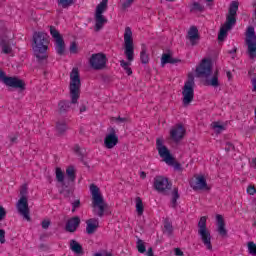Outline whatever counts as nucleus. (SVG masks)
Returning <instances> with one entry per match:
<instances>
[{"label": "nucleus", "instance_id": "1", "mask_svg": "<svg viewBox=\"0 0 256 256\" xmlns=\"http://www.w3.org/2000/svg\"><path fill=\"white\" fill-rule=\"evenodd\" d=\"M70 98L71 101L61 100L58 103L59 113H67L71 109V105H77L79 97H81V77L79 76V69L73 68L70 73Z\"/></svg>", "mask_w": 256, "mask_h": 256}, {"label": "nucleus", "instance_id": "2", "mask_svg": "<svg viewBox=\"0 0 256 256\" xmlns=\"http://www.w3.org/2000/svg\"><path fill=\"white\" fill-rule=\"evenodd\" d=\"M32 49L38 63L47 61V49H49V35L44 32H34Z\"/></svg>", "mask_w": 256, "mask_h": 256}, {"label": "nucleus", "instance_id": "3", "mask_svg": "<svg viewBox=\"0 0 256 256\" xmlns=\"http://www.w3.org/2000/svg\"><path fill=\"white\" fill-rule=\"evenodd\" d=\"M90 193L92 195V208L94 215L103 217V215H105V200L99 192V187L95 184H91Z\"/></svg>", "mask_w": 256, "mask_h": 256}, {"label": "nucleus", "instance_id": "4", "mask_svg": "<svg viewBox=\"0 0 256 256\" xmlns=\"http://www.w3.org/2000/svg\"><path fill=\"white\" fill-rule=\"evenodd\" d=\"M198 235L208 251H213L211 244V232L207 229V217L202 216L198 222Z\"/></svg>", "mask_w": 256, "mask_h": 256}, {"label": "nucleus", "instance_id": "5", "mask_svg": "<svg viewBox=\"0 0 256 256\" xmlns=\"http://www.w3.org/2000/svg\"><path fill=\"white\" fill-rule=\"evenodd\" d=\"M124 55L128 61L135 59V48L133 46V31L131 27H126L124 32Z\"/></svg>", "mask_w": 256, "mask_h": 256}, {"label": "nucleus", "instance_id": "6", "mask_svg": "<svg viewBox=\"0 0 256 256\" xmlns=\"http://www.w3.org/2000/svg\"><path fill=\"white\" fill-rule=\"evenodd\" d=\"M0 81L6 85V87H11L12 89H18L19 91H25V82L17 77H9L5 75V72L0 70Z\"/></svg>", "mask_w": 256, "mask_h": 256}, {"label": "nucleus", "instance_id": "7", "mask_svg": "<svg viewBox=\"0 0 256 256\" xmlns=\"http://www.w3.org/2000/svg\"><path fill=\"white\" fill-rule=\"evenodd\" d=\"M194 85L195 79L193 78V76H190L188 78V81L184 84V88L182 91L184 107L190 105L193 101V98L195 97V90L193 89Z\"/></svg>", "mask_w": 256, "mask_h": 256}, {"label": "nucleus", "instance_id": "8", "mask_svg": "<svg viewBox=\"0 0 256 256\" xmlns=\"http://www.w3.org/2000/svg\"><path fill=\"white\" fill-rule=\"evenodd\" d=\"M246 45L248 47L247 54L249 56V59H255V57H256V35H255V28L253 26H250L247 29Z\"/></svg>", "mask_w": 256, "mask_h": 256}, {"label": "nucleus", "instance_id": "9", "mask_svg": "<svg viewBox=\"0 0 256 256\" xmlns=\"http://www.w3.org/2000/svg\"><path fill=\"white\" fill-rule=\"evenodd\" d=\"M156 149L158 151L159 156L167 165H174L175 158L171 155V152L169 151V148L167 146L163 145V139L157 138L156 140Z\"/></svg>", "mask_w": 256, "mask_h": 256}, {"label": "nucleus", "instance_id": "10", "mask_svg": "<svg viewBox=\"0 0 256 256\" xmlns=\"http://www.w3.org/2000/svg\"><path fill=\"white\" fill-rule=\"evenodd\" d=\"M153 187L155 191H157L158 193H163V195H165L167 191H171V187H173V184L169 182V178L158 175L154 178Z\"/></svg>", "mask_w": 256, "mask_h": 256}, {"label": "nucleus", "instance_id": "11", "mask_svg": "<svg viewBox=\"0 0 256 256\" xmlns=\"http://www.w3.org/2000/svg\"><path fill=\"white\" fill-rule=\"evenodd\" d=\"M89 64L94 71H102V69L107 67V56L103 53L92 54L89 59Z\"/></svg>", "mask_w": 256, "mask_h": 256}, {"label": "nucleus", "instance_id": "12", "mask_svg": "<svg viewBox=\"0 0 256 256\" xmlns=\"http://www.w3.org/2000/svg\"><path fill=\"white\" fill-rule=\"evenodd\" d=\"M237 11H239V2L233 1L230 4L229 14L226 17V22L223 25L224 27H227L228 29H233L235 23H237V18H235L237 15Z\"/></svg>", "mask_w": 256, "mask_h": 256}, {"label": "nucleus", "instance_id": "13", "mask_svg": "<svg viewBox=\"0 0 256 256\" xmlns=\"http://www.w3.org/2000/svg\"><path fill=\"white\" fill-rule=\"evenodd\" d=\"M198 77H210L213 73V63L209 59H203L200 65L196 68Z\"/></svg>", "mask_w": 256, "mask_h": 256}, {"label": "nucleus", "instance_id": "14", "mask_svg": "<svg viewBox=\"0 0 256 256\" xmlns=\"http://www.w3.org/2000/svg\"><path fill=\"white\" fill-rule=\"evenodd\" d=\"M50 34L55 40L56 52L58 55H63V53H65V41L63 40V36H61V33H59L55 26L50 27Z\"/></svg>", "mask_w": 256, "mask_h": 256}, {"label": "nucleus", "instance_id": "15", "mask_svg": "<svg viewBox=\"0 0 256 256\" xmlns=\"http://www.w3.org/2000/svg\"><path fill=\"white\" fill-rule=\"evenodd\" d=\"M16 207H17L18 213L22 215V217L26 219V221H31V216H29V202L26 196H22L18 200Z\"/></svg>", "mask_w": 256, "mask_h": 256}, {"label": "nucleus", "instance_id": "16", "mask_svg": "<svg viewBox=\"0 0 256 256\" xmlns=\"http://www.w3.org/2000/svg\"><path fill=\"white\" fill-rule=\"evenodd\" d=\"M117 143H119V136H117L115 129L111 128L110 133L104 138V145L106 149H113Z\"/></svg>", "mask_w": 256, "mask_h": 256}, {"label": "nucleus", "instance_id": "17", "mask_svg": "<svg viewBox=\"0 0 256 256\" xmlns=\"http://www.w3.org/2000/svg\"><path fill=\"white\" fill-rule=\"evenodd\" d=\"M193 191H209V186H207V180L205 176H198L194 183H191Z\"/></svg>", "mask_w": 256, "mask_h": 256}, {"label": "nucleus", "instance_id": "18", "mask_svg": "<svg viewBox=\"0 0 256 256\" xmlns=\"http://www.w3.org/2000/svg\"><path fill=\"white\" fill-rule=\"evenodd\" d=\"M170 137L173 139L176 143H179L183 137H185V128H183V125L179 124L176 127L172 128L170 131Z\"/></svg>", "mask_w": 256, "mask_h": 256}, {"label": "nucleus", "instance_id": "19", "mask_svg": "<svg viewBox=\"0 0 256 256\" xmlns=\"http://www.w3.org/2000/svg\"><path fill=\"white\" fill-rule=\"evenodd\" d=\"M0 47L2 48V53L5 55L13 53V48H11V44L7 40V35L3 33V30H0Z\"/></svg>", "mask_w": 256, "mask_h": 256}, {"label": "nucleus", "instance_id": "20", "mask_svg": "<svg viewBox=\"0 0 256 256\" xmlns=\"http://www.w3.org/2000/svg\"><path fill=\"white\" fill-rule=\"evenodd\" d=\"M79 225H81V218H79V216H74L67 221L66 231H68V233H75L79 228Z\"/></svg>", "mask_w": 256, "mask_h": 256}, {"label": "nucleus", "instance_id": "21", "mask_svg": "<svg viewBox=\"0 0 256 256\" xmlns=\"http://www.w3.org/2000/svg\"><path fill=\"white\" fill-rule=\"evenodd\" d=\"M97 229H99V219L91 218L86 221V233L88 235H93Z\"/></svg>", "mask_w": 256, "mask_h": 256}, {"label": "nucleus", "instance_id": "22", "mask_svg": "<svg viewBox=\"0 0 256 256\" xmlns=\"http://www.w3.org/2000/svg\"><path fill=\"white\" fill-rule=\"evenodd\" d=\"M217 231L221 237H227V228H225V220L221 214L216 215Z\"/></svg>", "mask_w": 256, "mask_h": 256}, {"label": "nucleus", "instance_id": "23", "mask_svg": "<svg viewBox=\"0 0 256 256\" xmlns=\"http://www.w3.org/2000/svg\"><path fill=\"white\" fill-rule=\"evenodd\" d=\"M187 39H189L192 46L197 45V42L199 41V30L197 29V27H190Z\"/></svg>", "mask_w": 256, "mask_h": 256}, {"label": "nucleus", "instance_id": "24", "mask_svg": "<svg viewBox=\"0 0 256 256\" xmlns=\"http://www.w3.org/2000/svg\"><path fill=\"white\" fill-rule=\"evenodd\" d=\"M107 20L103 14H95V31H101Z\"/></svg>", "mask_w": 256, "mask_h": 256}, {"label": "nucleus", "instance_id": "25", "mask_svg": "<svg viewBox=\"0 0 256 256\" xmlns=\"http://www.w3.org/2000/svg\"><path fill=\"white\" fill-rule=\"evenodd\" d=\"M70 249L73 253H76V255H83V246H81L77 240L70 241Z\"/></svg>", "mask_w": 256, "mask_h": 256}, {"label": "nucleus", "instance_id": "26", "mask_svg": "<svg viewBox=\"0 0 256 256\" xmlns=\"http://www.w3.org/2000/svg\"><path fill=\"white\" fill-rule=\"evenodd\" d=\"M67 129H69V127H67V122L58 121L56 123V131L58 135H65V133L67 132Z\"/></svg>", "mask_w": 256, "mask_h": 256}, {"label": "nucleus", "instance_id": "27", "mask_svg": "<svg viewBox=\"0 0 256 256\" xmlns=\"http://www.w3.org/2000/svg\"><path fill=\"white\" fill-rule=\"evenodd\" d=\"M161 63L162 65H167V63H170L173 65L175 63H179V60L171 57V54L164 53L162 54Z\"/></svg>", "mask_w": 256, "mask_h": 256}, {"label": "nucleus", "instance_id": "28", "mask_svg": "<svg viewBox=\"0 0 256 256\" xmlns=\"http://www.w3.org/2000/svg\"><path fill=\"white\" fill-rule=\"evenodd\" d=\"M206 85L210 87H219V72L216 71L211 79H207Z\"/></svg>", "mask_w": 256, "mask_h": 256}, {"label": "nucleus", "instance_id": "29", "mask_svg": "<svg viewBox=\"0 0 256 256\" xmlns=\"http://www.w3.org/2000/svg\"><path fill=\"white\" fill-rule=\"evenodd\" d=\"M164 233H166L169 237L173 235V224L169 221L168 218L164 220Z\"/></svg>", "mask_w": 256, "mask_h": 256}, {"label": "nucleus", "instance_id": "30", "mask_svg": "<svg viewBox=\"0 0 256 256\" xmlns=\"http://www.w3.org/2000/svg\"><path fill=\"white\" fill-rule=\"evenodd\" d=\"M140 61L143 65H147V63H149V55L147 54V48L145 46L142 47L140 52Z\"/></svg>", "mask_w": 256, "mask_h": 256}, {"label": "nucleus", "instance_id": "31", "mask_svg": "<svg viewBox=\"0 0 256 256\" xmlns=\"http://www.w3.org/2000/svg\"><path fill=\"white\" fill-rule=\"evenodd\" d=\"M58 7L62 9H69L72 5H75V0H57Z\"/></svg>", "mask_w": 256, "mask_h": 256}, {"label": "nucleus", "instance_id": "32", "mask_svg": "<svg viewBox=\"0 0 256 256\" xmlns=\"http://www.w3.org/2000/svg\"><path fill=\"white\" fill-rule=\"evenodd\" d=\"M136 211L138 215H143V211H145V208L143 206V200L141 197H136Z\"/></svg>", "mask_w": 256, "mask_h": 256}, {"label": "nucleus", "instance_id": "33", "mask_svg": "<svg viewBox=\"0 0 256 256\" xmlns=\"http://www.w3.org/2000/svg\"><path fill=\"white\" fill-rule=\"evenodd\" d=\"M177 199H179V189L174 188L172 192V200H171V207L173 209L177 208Z\"/></svg>", "mask_w": 256, "mask_h": 256}, {"label": "nucleus", "instance_id": "34", "mask_svg": "<svg viewBox=\"0 0 256 256\" xmlns=\"http://www.w3.org/2000/svg\"><path fill=\"white\" fill-rule=\"evenodd\" d=\"M130 65L131 62H126L125 60L120 61V67L126 71L127 75H133V70L129 67Z\"/></svg>", "mask_w": 256, "mask_h": 256}, {"label": "nucleus", "instance_id": "35", "mask_svg": "<svg viewBox=\"0 0 256 256\" xmlns=\"http://www.w3.org/2000/svg\"><path fill=\"white\" fill-rule=\"evenodd\" d=\"M230 30H231L230 28L226 26H222L218 34V41H225V37H227V32Z\"/></svg>", "mask_w": 256, "mask_h": 256}, {"label": "nucleus", "instance_id": "36", "mask_svg": "<svg viewBox=\"0 0 256 256\" xmlns=\"http://www.w3.org/2000/svg\"><path fill=\"white\" fill-rule=\"evenodd\" d=\"M56 179L58 183H63L65 181V174L61 168H56Z\"/></svg>", "mask_w": 256, "mask_h": 256}, {"label": "nucleus", "instance_id": "37", "mask_svg": "<svg viewBox=\"0 0 256 256\" xmlns=\"http://www.w3.org/2000/svg\"><path fill=\"white\" fill-rule=\"evenodd\" d=\"M66 175H68L70 181H74L75 180V167L73 166H69L67 169H66Z\"/></svg>", "mask_w": 256, "mask_h": 256}, {"label": "nucleus", "instance_id": "38", "mask_svg": "<svg viewBox=\"0 0 256 256\" xmlns=\"http://www.w3.org/2000/svg\"><path fill=\"white\" fill-rule=\"evenodd\" d=\"M248 253L249 255L256 256V244L253 241L248 242Z\"/></svg>", "mask_w": 256, "mask_h": 256}, {"label": "nucleus", "instance_id": "39", "mask_svg": "<svg viewBox=\"0 0 256 256\" xmlns=\"http://www.w3.org/2000/svg\"><path fill=\"white\" fill-rule=\"evenodd\" d=\"M136 247L140 253H145V251H147V249L145 247V242H143V240H141L139 238L136 242Z\"/></svg>", "mask_w": 256, "mask_h": 256}, {"label": "nucleus", "instance_id": "40", "mask_svg": "<svg viewBox=\"0 0 256 256\" xmlns=\"http://www.w3.org/2000/svg\"><path fill=\"white\" fill-rule=\"evenodd\" d=\"M106 9H107V5L102 4L100 2V4H98L97 7H96V14L95 15H103V13H105Z\"/></svg>", "mask_w": 256, "mask_h": 256}, {"label": "nucleus", "instance_id": "41", "mask_svg": "<svg viewBox=\"0 0 256 256\" xmlns=\"http://www.w3.org/2000/svg\"><path fill=\"white\" fill-rule=\"evenodd\" d=\"M212 128L216 131V133H221V131H225V126L219 124V122H213Z\"/></svg>", "mask_w": 256, "mask_h": 256}, {"label": "nucleus", "instance_id": "42", "mask_svg": "<svg viewBox=\"0 0 256 256\" xmlns=\"http://www.w3.org/2000/svg\"><path fill=\"white\" fill-rule=\"evenodd\" d=\"M60 194L64 195V197H69V195H71V190L67 186H65L60 191Z\"/></svg>", "mask_w": 256, "mask_h": 256}, {"label": "nucleus", "instance_id": "43", "mask_svg": "<svg viewBox=\"0 0 256 256\" xmlns=\"http://www.w3.org/2000/svg\"><path fill=\"white\" fill-rule=\"evenodd\" d=\"M81 207V201L80 200H75L72 203V213H75L76 209H79Z\"/></svg>", "mask_w": 256, "mask_h": 256}, {"label": "nucleus", "instance_id": "44", "mask_svg": "<svg viewBox=\"0 0 256 256\" xmlns=\"http://www.w3.org/2000/svg\"><path fill=\"white\" fill-rule=\"evenodd\" d=\"M7 217V210L3 206H0V221H3Z\"/></svg>", "mask_w": 256, "mask_h": 256}, {"label": "nucleus", "instance_id": "45", "mask_svg": "<svg viewBox=\"0 0 256 256\" xmlns=\"http://www.w3.org/2000/svg\"><path fill=\"white\" fill-rule=\"evenodd\" d=\"M125 2L122 4V9H129L135 0H124Z\"/></svg>", "mask_w": 256, "mask_h": 256}, {"label": "nucleus", "instance_id": "46", "mask_svg": "<svg viewBox=\"0 0 256 256\" xmlns=\"http://www.w3.org/2000/svg\"><path fill=\"white\" fill-rule=\"evenodd\" d=\"M224 149L229 153V151H233V149H235V146L231 142H227Z\"/></svg>", "mask_w": 256, "mask_h": 256}, {"label": "nucleus", "instance_id": "47", "mask_svg": "<svg viewBox=\"0 0 256 256\" xmlns=\"http://www.w3.org/2000/svg\"><path fill=\"white\" fill-rule=\"evenodd\" d=\"M69 51L70 53H73V54L77 53V43L72 42L70 45Z\"/></svg>", "mask_w": 256, "mask_h": 256}, {"label": "nucleus", "instance_id": "48", "mask_svg": "<svg viewBox=\"0 0 256 256\" xmlns=\"http://www.w3.org/2000/svg\"><path fill=\"white\" fill-rule=\"evenodd\" d=\"M5 230L0 228V243L3 245L5 244Z\"/></svg>", "mask_w": 256, "mask_h": 256}, {"label": "nucleus", "instance_id": "49", "mask_svg": "<svg viewBox=\"0 0 256 256\" xmlns=\"http://www.w3.org/2000/svg\"><path fill=\"white\" fill-rule=\"evenodd\" d=\"M247 193H248V195H254L256 193L255 186H252V185L248 186Z\"/></svg>", "mask_w": 256, "mask_h": 256}, {"label": "nucleus", "instance_id": "50", "mask_svg": "<svg viewBox=\"0 0 256 256\" xmlns=\"http://www.w3.org/2000/svg\"><path fill=\"white\" fill-rule=\"evenodd\" d=\"M112 121H116V123H125L127 121V118L114 117L112 118Z\"/></svg>", "mask_w": 256, "mask_h": 256}, {"label": "nucleus", "instance_id": "51", "mask_svg": "<svg viewBox=\"0 0 256 256\" xmlns=\"http://www.w3.org/2000/svg\"><path fill=\"white\" fill-rule=\"evenodd\" d=\"M50 225H51V221L49 220L42 221V229H49Z\"/></svg>", "mask_w": 256, "mask_h": 256}, {"label": "nucleus", "instance_id": "52", "mask_svg": "<svg viewBox=\"0 0 256 256\" xmlns=\"http://www.w3.org/2000/svg\"><path fill=\"white\" fill-rule=\"evenodd\" d=\"M193 9H195L196 11H203V6H201V4L195 2L193 4Z\"/></svg>", "mask_w": 256, "mask_h": 256}, {"label": "nucleus", "instance_id": "53", "mask_svg": "<svg viewBox=\"0 0 256 256\" xmlns=\"http://www.w3.org/2000/svg\"><path fill=\"white\" fill-rule=\"evenodd\" d=\"M94 256H113L110 252L96 253Z\"/></svg>", "mask_w": 256, "mask_h": 256}, {"label": "nucleus", "instance_id": "54", "mask_svg": "<svg viewBox=\"0 0 256 256\" xmlns=\"http://www.w3.org/2000/svg\"><path fill=\"white\" fill-rule=\"evenodd\" d=\"M17 136H10V143L11 145H15V143H17Z\"/></svg>", "mask_w": 256, "mask_h": 256}, {"label": "nucleus", "instance_id": "55", "mask_svg": "<svg viewBox=\"0 0 256 256\" xmlns=\"http://www.w3.org/2000/svg\"><path fill=\"white\" fill-rule=\"evenodd\" d=\"M20 195H22V197H25V195H27V186L22 187V190L20 191Z\"/></svg>", "mask_w": 256, "mask_h": 256}, {"label": "nucleus", "instance_id": "56", "mask_svg": "<svg viewBox=\"0 0 256 256\" xmlns=\"http://www.w3.org/2000/svg\"><path fill=\"white\" fill-rule=\"evenodd\" d=\"M174 253L176 256H183V252L179 248H175Z\"/></svg>", "mask_w": 256, "mask_h": 256}, {"label": "nucleus", "instance_id": "57", "mask_svg": "<svg viewBox=\"0 0 256 256\" xmlns=\"http://www.w3.org/2000/svg\"><path fill=\"white\" fill-rule=\"evenodd\" d=\"M248 75H249V77H255V75H256V69H251V70H249V71H248Z\"/></svg>", "mask_w": 256, "mask_h": 256}, {"label": "nucleus", "instance_id": "58", "mask_svg": "<svg viewBox=\"0 0 256 256\" xmlns=\"http://www.w3.org/2000/svg\"><path fill=\"white\" fill-rule=\"evenodd\" d=\"M85 111H87V106H85V104H82L80 106V113H85Z\"/></svg>", "mask_w": 256, "mask_h": 256}, {"label": "nucleus", "instance_id": "59", "mask_svg": "<svg viewBox=\"0 0 256 256\" xmlns=\"http://www.w3.org/2000/svg\"><path fill=\"white\" fill-rule=\"evenodd\" d=\"M140 178L141 179H146L147 178V173H145V171H141L140 172Z\"/></svg>", "mask_w": 256, "mask_h": 256}, {"label": "nucleus", "instance_id": "60", "mask_svg": "<svg viewBox=\"0 0 256 256\" xmlns=\"http://www.w3.org/2000/svg\"><path fill=\"white\" fill-rule=\"evenodd\" d=\"M74 151H75V153H80L81 148L79 147V145L74 146Z\"/></svg>", "mask_w": 256, "mask_h": 256}, {"label": "nucleus", "instance_id": "61", "mask_svg": "<svg viewBox=\"0 0 256 256\" xmlns=\"http://www.w3.org/2000/svg\"><path fill=\"white\" fill-rule=\"evenodd\" d=\"M251 83H252L254 91H256V80L252 81Z\"/></svg>", "mask_w": 256, "mask_h": 256}, {"label": "nucleus", "instance_id": "62", "mask_svg": "<svg viewBox=\"0 0 256 256\" xmlns=\"http://www.w3.org/2000/svg\"><path fill=\"white\" fill-rule=\"evenodd\" d=\"M229 53L230 54L237 53V48H234V49L230 50Z\"/></svg>", "mask_w": 256, "mask_h": 256}, {"label": "nucleus", "instance_id": "63", "mask_svg": "<svg viewBox=\"0 0 256 256\" xmlns=\"http://www.w3.org/2000/svg\"><path fill=\"white\" fill-rule=\"evenodd\" d=\"M175 169H181V164L176 163V164H175Z\"/></svg>", "mask_w": 256, "mask_h": 256}, {"label": "nucleus", "instance_id": "64", "mask_svg": "<svg viewBox=\"0 0 256 256\" xmlns=\"http://www.w3.org/2000/svg\"><path fill=\"white\" fill-rule=\"evenodd\" d=\"M252 162L254 163V165L256 167V158L252 159Z\"/></svg>", "mask_w": 256, "mask_h": 256}]
</instances>
